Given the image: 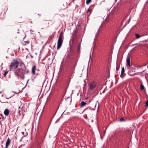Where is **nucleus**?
<instances>
[{
    "instance_id": "7",
    "label": "nucleus",
    "mask_w": 148,
    "mask_h": 148,
    "mask_svg": "<svg viewBox=\"0 0 148 148\" xmlns=\"http://www.w3.org/2000/svg\"><path fill=\"white\" fill-rule=\"evenodd\" d=\"M70 51L68 52V54L67 56V57H69L71 55V52L73 51V48L71 46H70Z\"/></svg>"
},
{
    "instance_id": "22",
    "label": "nucleus",
    "mask_w": 148,
    "mask_h": 148,
    "mask_svg": "<svg viewBox=\"0 0 148 148\" xmlns=\"http://www.w3.org/2000/svg\"><path fill=\"white\" fill-rule=\"evenodd\" d=\"M90 10L89 9H88L87 11V13H88V12L90 13Z\"/></svg>"
},
{
    "instance_id": "23",
    "label": "nucleus",
    "mask_w": 148,
    "mask_h": 148,
    "mask_svg": "<svg viewBox=\"0 0 148 148\" xmlns=\"http://www.w3.org/2000/svg\"><path fill=\"white\" fill-rule=\"evenodd\" d=\"M109 20V18L108 17H107L106 19H105V21H108Z\"/></svg>"
},
{
    "instance_id": "34",
    "label": "nucleus",
    "mask_w": 148,
    "mask_h": 148,
    "mask_svg": "<svg viewBox=\"0 0 148 148\" xmlns=\"http://www.w3.org/2000/svg\"><path fill=\"white\" fill-rule=\"evenodd\" d=\"M130 19H129V21H130Z\"/></svg>"
},
{
    "instance_id": "3",
    "label": "nucleus",
    "mask_w": 148,
    "mask_h": 148,
    "mask_svg": "<svg viewBox=\"0 0 148 148\" xmlns=\"http://www.w3.org/2000/svg\"><path fill=\"white\" fill-rule=\"evenodd\" d=\"M96 86V83L95 82H93L90 84L89 89L92 90L95 88Z\"/></svg>"
},
{
    "instance_id": "10",
    "label": "nucleus",
    "mask_w": 148,
    "mask_h": 148,
    "mask_svg": "<svg viewBox=\"0 0 148 148\" xmlns=\"http://www.w3.org/2000/svg\"><path fill=\"white\" fill-rule=\"evenodd\" d=\"M87 103L85 102L84 101H82L81 102L80 104V107L81 108L83 106H84L85 105H86Z\"/></svg>"
},
{
    "instance_id": "15",
    "label": "nucleus",
    "mask_w": 148,
    "mask_h": 148,
    "mask_svg": "<svg viewBox=\"0 0 148 148\" xmlns=\"http://www.w3.org/2000/svg\"><path fill=\"white\" fill-rule=\"evenodd\" d=\"M91 1V0H86V3L87 4H88Z\"/></svg>"
},
{
    "instance_id": "28",
    "label": "nucleus",
    "mask_w": 148,
    "mask_h": 148,
    "mask_svg": "<svg viewBox=\"0 0 148 148\" xmlns=\"http://www.w3.org/2000/svg\"><path fill=\"white\" fill-rule=\"evenodd\" d=\"M3 75V77H5L6 76V75Z\"/></svg>"
},
{
    "instance_id": "26",
    "label": "nucleus",
    "mask_w": 148,
    "mask_h": 148,
    "mask_svg": "<svg viewBox=\"0 0 148 148\" xmlns=\"http://www.w3.org/2000/svg\"><path fill=\"white\" fill-rule=\"evenodd\" d=\"M87 110V108H86V109H85L84 110V112H85V111H86Z\"/></svg>"
},
{
    "instance_id": "31",
    "label": "nucleus",
    "mask_w": 148,
    "mask_h": 148,
    "mask_svg": "<svg viewBox=\"0 0 148 148\" xmlns=\"http://www.w3.org/2000/svg\"><path fill=\"white\" fill-rule=\"evenodd\" d=\"M134 75V74H133V75H131L130 76H133V75Z\"/></svg>"
},
{
    "instance_id": "33",
    "label": "nucleus",
    "mask_w": 148,
    "mask_h": 148,
    "mask_svg": "<svg viewBox=\"0 0 148 148\" xmlns=\"http://www.w3.org/2000/svg\"><path fill=\"white\" fill-rule=\"evenodd\" d=\"M18 108L20 109V106H19Z\"/></svg>"
},
{
    "instance_id": "39",
    "label": "nucleus",
    "mask_w": 148,
    "mask_h": 148,
    "mask_svg": "<svg viewBox=\"0 0 148 148\" xmlns=\"http://www.w3.org/2000/svg\"><path fill=\"white\" fill-rule=\"evenodd\" d=\"M38 15H40V14H38Z\"/></svg>"
},
{
    "instance_id": "16",
    "label": "nucleus",
    "mask_w": 148,
    "mask_h": 148,
    "mask_svg": "<svg viewBox=\"0 0 148 148\" xmlns=\"http://www.w3.org/2000/svg\"><path fill=\"white\" fill-rule=\"evenodd\" d=\"M120 121L121 122L125 121V120L122 117L120 119Z\"/></svg>"
},
{
    "instance_id": "40",
    "label": "nucleus",
    "mask_w": 148,
    "mask_h": 148,
    "mask_svg": "<svg viewBox=\"0 0 148 148\" xmlns=\"http://www.w3.org/2000/svg\"><path fill=\"white\" fill-rule=\"evenodd\" d=\"M38 15H40V14H38Z\"/></svg>"
},
{
    "instance_id": "14",
    "label": "nucleus",
    "mask_w": 148,
    "mask_h": 148,
    "mask_svg": "<svg viewBox=\"0 0 148 148\" xmlns=\"http://www.w3.org/2000/svg\"><path fill=\"white\" fill-rule=\"evenodd\" d=\"M144 88V87L143 85L141 84L140 86V89L141 90H143Z\"/></svg>"
},
{
    "instance_id": "18",
    "label": "nucleus",
    "mask_w": 148,
    "mask_h": 148,
    "mask_svg": "<svg viewBox=\"0 0 148 148\" xmlns=\"http://www.w3.org/2000/svg\"><path fill=\"white\" fill-rule=\"evenodd\" d=\"M116 69V70L117 71L119 69V66L118 65H117Z\"/></svg>"
},
{
    "instance_id": "24",
    "label": "nucleus",
    "mask_w": 148,
    "mask_h": 148,
    "mask_svg": "<svg viewBox=\"0 0 148 148\" xmlns=\"http://www.w3.org/2000/svg\"><path fill=\"white\" fill-rule=\"evenodd\" d=\"M30 57L31 58H33V56L31 54L30 55Z\"/></svg>"
},
{
    "instance_id": "13",
    "label": "nucleus",
    "mask_w": 148,
    "mask_h": 148,
    "mask_svg": "<svg viewBox=\"0 0 148 148\" xmlns=\"http://www.w3.org/2000/svg\"><path fill=\"white\" fill-rule=\"evenodd\" d=\"M124 71H125V70H124V67H123L122 68V70H121V74H123V73H124Z\"/></svg>"
},
{
    "instance_id": "32",
    "label": "nucleus",
    "mask_w": 148,
    "mask_h": 148,
    "mask_svg": "<svg viewBox=\"0 0 148 148\" xmlns=\"http://www.w3.org/2000/svg\"><path fill=\"white\" fill-rule=\"evenodd\" d=\"M20 111L19 110L18 111V112L20 114Z\"/></svg>"
},
{
    "instance_id": "38",
    "label": "nucleus",
    "mask_w": 148,
    "mask_h": 148,
    "mask_svg": "<svg viewBox=\"0 0 148 148\" xmlns=\"http://www.w3.org/2000/svg\"><path fill=\"white\" fill-rule=\"evenodd\" d=\"M1 119V118L0 117V119Z\"/></svg>"
},
{
    "instance_id": "9",
    "label": "nucleus",
    "mask_w": 148,
    "mask_h": 148,
    "mask_svg": "<svg viewBox=\"0 0 148 148\" xmlns=\"http://www.w3.org/2000/svg\"><path fill=\"white\" fill-rule=\"evenodd\" d=\"M9 110L8 109H6L4 112V114L6 116H8L9 114Z\"/></svg>"
},
{
    "instance_id": "29",
    "label": "nucleus",
    "mask_w": 148,
    "mask_h": 148,
    "mask_svg": "<svg viewBox=\"0 0 148 148\" xmlns=\"http://www.w3.org/2000/svg\"><path fill=\"white\" fill-rule=\"evenodd\" d=\"M100 27L99 28V29L98 31V32L99 31H100ZM98 32H97V34H98Z\"/></svg>"
},
{
    "instance_id": "2",
    "label": "nucleus",
    "mask_w": 148,
    "mask_h": 148,
    "mask_svg": "<svg viewBox=\"0 0 148 148\" xmlns=\"http://www.w3.org/2000/svg\"><path fill=\"white\" fill-rule=\"evenodd\" d=\"M63 34L62 32H61L59 35V38L58 41L57 49H59L62 44L63 41Z\"/></svg>"
},
{
    "instance_id": "30",
    "label": "nucleus",
    "mask_w": 148,
    "mask_h": 148,
    "mask_svg": "<svg viewBox=\"0 0 148 148\" xmlns=\"http://www.w3.org/2000/svg\"><path fill=\"white\" fill-rule=\"evenodd\" d=\"M116 76H117L116 75H115V78L116 77Z\"/></svg>"
},
{
    "instance_id": "20",
    "label": "nucleus",
    "mask_w": 148,
    "mask_h": 148,
    "mask_svg": "<svg viewBox=\"0 0 148 148\" xmlns=\"http://www.w3.org/2000/svg\"><path fill=\"white\" fill-rule=\"evenodd\" d=\"M81 46V43H80L78 46V51H79V50L80 49V47Z\"/></svg>"
},
{
    "instance_id": "11",
    "label": "nucleus",
    "mask_w": 148,
    "mask_h": 148,
    "mask_svg": "<svg viewBox=\"0 0 148 148\" xmlns=\"http://www.w3.org/2000/svg\"><path fill=\"white\" fill-rule=\"evenodd\" d=\"M22 70V69H18L17 70H16L15 73L16 74H18V73H20V71Z\"/></svg>"
},
{
    "instance_id": "25",
    "label": "nucleus",
    "mask_w": 148,
    "mask_h": 148,
    "mask_svg": "<svg viewBox=\"0 0 148 148\" xmlns=\"http://www.w3.org/2000/svg\"><path fill=\"white\" fill-rule=\"evenodd\" d=\"M8 73V71H6V72H5V73H4V74H7V73Z\"/></svg>"
},
{
    "instance_id": "19",
    "label": "nucleus",
    "mask_w": 148,
    "mask_h": 148,
    "mask_svg": "<svg viewBox=\"0 0 148 148\" xmlns=\"http://www.w3.org/2000/svg\"><path fill=\"white\" fill-rule=\"evenodd\" d=\"M146 104V106L147 107H148V100L146 101V102L145 103Z\"/></svg>"
},
{
    "instance_id": "8",
    "label": "nucleus",
    "mask_w": 148,
    "mask_h": 148,
    "mask_svg": "<svg viewBox=\"0 0 148 148\" xmlns=\"http://www.w3.org/2000/svg\"><path fill=\"white\" fill-rule=\"evenodd\" d=\"M10 143V140L9 138H8L6 143L5 147H8Z\"/></svg>"
},
{
    "instance_id": "21",
    "label": "nucleus",
    "mask_w": 148,
    "mask_h": 148,
    "mask_svg": "<svg viewBox=\"0 0 148 148\" xmlns=\"http://www.w3.org/2000/svg\"><path fill=\"white\" fill-rule=\"evenodd\" d=\"M125 75H120V77L123 78L124 77Z\"/></svg>"
},
{
    "instance_id": "36",
    "label": "nucleus",
    "mask_w": 148,
    "mask_h": 148,
    "mask_svg": "<svg viewBox=\"0 0 148 148\" xmlns=\"http://www.w3.org/2000/svg\"><path fill=\"white\" fill-rule=\"evenodd\" d=\"M8 147H5V148H8Z\"/></svg>"
},
{
    "instance_id": "4",
    "label": "nucleus",
    "mask_w": 148,
    "mask_h": 148,
    "mask_svg": "<svg viewBox=\"0 0 148 148\" xmlns=\"http://www.w3.org/2000/svg\"><path fill=\"white\" fill-rule=\"evenodd\" d=\"M131 65L130 64V57L128 56L127 58V67L128 68L130 67Z\"/></svg>"
},
{
    "instance_id": "5",
    "label": "nucleus",
    "mask_w": 148,
    "mask_h": 148,
    "mask_svg": "<svg viewBox=\"0 0 148 148\" xmlns=\"http://www.w3.org/2000/svg\"><path fill=\"white\" fill-rule=\"evenodd\" d=\"M16 77L18 79H23L24 78V75H16Z\"/></svg>"
},
{
    "instance_id": "37",
    "label": "nucleus",
    "mask_w": 148,
    "mask_h": 148,
    "mask_svg": "<svg viewBox=\"0 0 148 148\" xmlns=\"http://www.w3.org/2000/svg\"><path fill=\"white\" fill-rule=\"evenodd\" d=\"M134 45H132V46H134Z\"/></svg>"
},
{
    "instance_id": "17",
    "label": "nucleus",
    "mask_w": 148,
    "mask_h": 148,
    "mask_svg": "<svg viewBox=\"0 0 148 148\" xmlns=\"http://www.w3.org/2000/svg\"><path fill=\"white\" fill-rule=\"evenodd\" d=\"M131 70L133 72H134L136 70V68H132Z\"/></svg>"
},
{
    "instance_id": "35",
    "label": "nucleus",
    "mask_w": 148,
    "mask_h": 148,
    "mask_svg": "<svg viewBox=\"0 0 148 148\" xmlns=\"http://www.w3.org/2000/svg\"><path fill=\"white\" fill-rule=\"evenodd\" d=\"M136 47H135L133 49H134Z\"/></svg>"
},
{
    "instance_id": "27",
    "label": "nucleus",
    "mask_w": 148,
    "mask_h": 148,
    "mask_svg": "<svg viewBox=\"0 0 148 148\" xmlns=\"http://www.w3.org/2000/svg\"><path fill=\"white\" fill-rule=\"evenodd\" d=\"M75 66H74L73 67V69H75Z\"/></svg>"
},
{
    "instance_id": "1",
    "label": "nucleus",
    "mask_w": 148,
    "mask_h": 148,
    "mask_svg": "<svg viewBox=\"0 0 148 148\" xmlns=\"http://www.w3.org/2000/svg\"><path fill=\"white\" fill-rule=\"evenodd\" d=\"M18 62L16 60H14L10 65V71H14L18 67Z\"/></svg>"
},
{
    "instance_id": "12",
    "label": "nucleus",
    "mask_w": 148,
    "mask_h": 148,
    "mask_svg": "<svg viewBox=\"0 0 148 148\" xmlns=\"http://www.w3.org/2000/svg\"><path fill=\"white\" fill-rule=\"evenodd\" d=\"M135 36L137 38H139L141 37V36L139 34H135Z\"/></svg>"
},
{
    "instance_id": "6",
    "label": "nucleus",
    "mask_w": 148,
    "mask_h": 148,
    "mask_svg": "<svg viewBox=\"0 0 148 148\" xmlns=\"http://www.w3.org/2000/svg\"><path fill=\"white\" fill-rule=\"evenodd\" d=\"M38 71L36 69V66L35 65L32 68V74H35V71Z\"/></svg>"
}]
</instances>
